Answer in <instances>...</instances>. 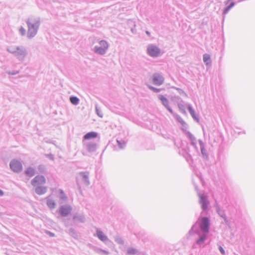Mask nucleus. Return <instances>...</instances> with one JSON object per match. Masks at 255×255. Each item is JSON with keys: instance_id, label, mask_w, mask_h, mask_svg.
I'll list each match as a JSON object with an SVG mask.
<instances>
[{"instance_id": "f257e3e1", "label": "nucleus", "mask_w": 255, "mask_h": 255, "mask_svg": "<svg viewBox=\"0 0 255 255\" xmlns=\"http://www.w3.org/2000/svg\"><path fill=\"white\" fill-rule=\"evenodd\" d=\"M27 26V37L28 39L33 38L37 33L40 25L39 17H29L25 21Z\"/></svg>"}, {"instance_id": "f03ea898", "label": "nucleus", "mask_w": 255, "mask_h": 255, "mask_svg": "<svg viewBox=\"0 0 255 255\" xmlns=\"http://www.w3.org/2000/svg\"><path fill=\"white\" fill-rule=\"evenodd\" d=\"M199 223H195L192 227L191 229L189 231V234L191 235L194 233H197V229L199 226L201 231L205 234H207L209 232V227L210 225V222L209 218L204 217L201 218L199 219Z\"/></svg>"}, {"instance_id": "7ed1b4c3", "label": "nucleus", "mask_w": 255, "mask_h": 255, "mask_svg": "<svg viewBox=\"0 0 255 255\" xmlns=\"http://www.w3.org/2000/svg\"><path fill=\"white\" fill-rule=\"evenodd\" d=\"M7 51L14 55L18 60L21 61H23L28 54L26 48L23 46L9 47L7 48Z\"/></svg>"}, {"instance_id": "20e7f679", "label": "nucleus", "mask_w": 255, "mask_h": 255, "mask_svg": "<svg viewBox=\"0 0 255 255\" xmlns=\"http://www.w3.org/2000/svg\"><path fill=\"white\" fill-rule=\"evenodd\" d=\"M109 48L108 43L104 40H102L99 41V45H96L94 48V51L95 53L103 55H104Z\"/></svg>"}, {"instance_id": "39448f33", "label": "nucleus", "mask_w": 255, "mask_h": 255, "mask_svg": "<svg viewBox=\"0 0 255 255\" xmlns=\"http://www.w3.org/2000/svg\"><path fill=\"white\" fill-rule=\"evenodd\" d=\"M147 53L152 57H158L160 53V49L154 44H149L147 47Z\"/></svg>"}, {"instance_id": "423d86ee", "label": "nucleus", "mask_w": 255, "mask_h": 255, "mask_svg": "<svg viewBox=\"0 0 255 255\" xmlns=\"http://www.w3.org/2000/svg\"><path fill=\"white\" fill-rule=\"evenodd\" d=\"M89 176V172L88 171L79 172L76 177L77 183L78 185H79V181L81 180L84 185L86 186H88L90 184Z\"/></svg>"}, {"instance_id": "0eeeda50", "label": "nucleus", "mask_w": 255, "mask_h": 255, "mask_svg": "<svg viewBox=\"0 0 255 255\" xmlns=\"http://www.w3.org/2000/svg\"><path fill=\"white\" fill-rule=\"evenodd\" d=\"M10 168L15 173H19L22 170V165L17 159H12L9 163Z\"/></svg>"}, {"instance_id": "6e6552de", "label": "nucleus", "mask_w": 255, "mask_h": 255, "mask_svg": "<svg viewBox=\"0 0 255 255\" xmlns=\"http://www.w3.org/2000/svg\"><path fill=\"white\" fill-rule=\"evenodd\" d=\"M198 195L199 198V203L201 205V207L203 211H206L208 208L209 202L207 196L201 194V193H198Z\"/></svg>"}, {"instance_id": "1a4fd4ad", "label": "nucleus", "mask_w": 255, "mask_h": 255, "mask_svg": "<svg viewBox=\"0 0 255 255\" xmlns=\"http://www.w3.org/2000/svg\"><path fill=\"white\" fill-rule=\"evenodd\" d=\"M72 208L71 206L66 204L61 205L58 210L59 214L63 217H67L72 211Z\"/></svg>"}, {"instance_id": "9d476101", "label": "nucleus", "mask_w": 255, "mask_h": 255, "mask_svg": "<svg viewBox=\"0 0 255 255\" xmlns=\"http://www.w3.org/2000/svg\"><path fill=\"white\" fill-rule=\"evenodd\" d=\"M216 210L218 214L224 219L225 223L227 225H229L230 222L227 219V216L225 214V211L223 207H221L218 204L216 203L215 205Z\"/></svg>"}, {"instance_id": "9b49d317", "label": "nucleus", "mask_w": 255, "mask_h": 255, "mask_svg": "<svg viewBox=\"0 0 255 255\" xmlns=\"http://www.w3.org/2000/svg\"><path fill=\"white\" fill-rule=\"evenodd\" d=\"M152 83L156 86H160L164 82V77L160 74L156 73L153 74L152 77Z\"/></svg>"}, {"instance_id": "f8f14e48", "label": "nucleus", "mask_w": 255, "mask_h": 255, "mask_svg": "<svg viewBox=\"0 0 255 255\" xmlns=\"http://www.w3.org/2000/svg\"><path fill=\"white\" fill-rule=\"evenodd\" d=\"M45 183L46 179L43 175H37L31 181V184L33 186L42 185Z\"/></svg>"}, {"instance_id": "ddd939ff", "label": "nucleus", "mask_w": 255, "mask_h": 255, "mask_svg": "<svg viewBox=\"0 0 255 255\" xmlns=\"http://www.w3.org/2000/svg\"><path fill=\"white\" fill-rule=\"evenodd\" d=\"M85 149L90 153H93L97 150V144L95 142L89 141L84 143Z\"/></svg>"}, {"instance_id": "4468645a", "label": "nucleus", "mask_w": 255, "mask_h": 255, "mask_svg": "<svg viewBox=\"0 0 255 255\" xmlns=\"http://www.w3.org/2000/svg\"><path fill=\"white\" fill-rule=\"evenodd\" d=\"M187 137L190 139L191 144L195 148L196 150H198L197 146L196 138L194 135H193L190 131H187L186 133Z\"/></svg>"}, {"instance_id": "2eb2a0df", "label": "nucleus", "mask_w": 255, "mask_h": 255, "mask_svg": "<svg viewBox=\"0 0 255 255\" xmlns=\"http://www.w3.org/2000/svg\"><path fill=\"white\" fill-rule=\"evenodd\" d=\"M96 236L100 240L103 242H106L108 241V238L107 236H106L102 231L100 230L98 228L96 229Z\"/></svg>"}, {"instance_id": "dca6fc26", "label": "nucleus", "mask_w": 255, "mask_h": 255, "mask_svg": "<svg viewBox=\"0 0 255 255\" xmlns=\"http://www.w3.org/2000/svg\"><path fill=\"white\" fill-rule=\"evenodd\" d=\"M188 110L189 111V113L191 116L193 118V119L197 122H199V119L197 115L195 114L194 110L193 109L191 105L188 104L187 105Z\"/></svg>"}, {"instance_id": "f3484780", "label": "nucleus", "mask_w": 255, "mask_h": 255, "mask_svg": "<svg viewBox=\"0 0 255 255\" xmlns=\"http://www.w3.org/2000/svg\"><path fill=\"white\" fill-rule=\"evenodd\" d=\"M47 187L41 186H38L35 189V193L39 195H43L47 192Z\"/></svg>"}, {"instance_id": "a211bd4d", "label": "nucleus", "mask_w": 255, "mask_h": 255, "mask_svg": "<svg viewBox=\"0 0 255 255\" xmlns=\"http://www.w3.org/2000/svg\"><path fill=\"white\" fill-rule=\"evenodd\" d=\"M198 142L200 145V150L202 155L204 157H207V150L205 148V143L201 139L198 140Z\"/></svg>"}, {"instance_id": "6ab92c4d", "label": "nucleus", "mask_w": 255, "mask_h": 255, "mask_svg": "<svg viewBox=\"0 0 255 255\" xmlns=\"http://www.w3.org/2000/svg\"><path fill=\"white\" fill-rule=\"evenodd\" d=\"M26 176L29 177L33 176L36 173L35 169L32 167H28L24 171Z\"/></svg>"}, {"instance_id": "aec40b11", "label": "nucleus", "mask_w": 255, "mask_h": 255, "mask_svg": "<svg viewBox=\"0 0 255 255\" xmlns=\"http://www.w3.org/2000/svg\"><path fill=\"white\" fill-rule=\"evenodd\" d=\"M46 199V204L48 208L50 209H54L56 205L55 201L53 199L49 198V197H47Z\"/></svg>"}, {"instance_id": "412c9836", "label": "nucleus", "mask_w": 255, "mask_h": 255, "mask_svg": "<svg viewBox=\"0 0 255 255\" xmlns=\"http://www.w3.org/2000/svg\"><path fill=\"white\" fill-rule=\"evenodd\" d=\"M158 98L160 100L162 104L166 108L169 106V100L163 95H158L157 96Z\"/></svg>"}, {"instance_id": "4be33fe9", "label": "nucleus", "mask_w": 255, "mask_h": 255, "mask_svg": "<svg viewBox=\"0 0 255 255\" xmlns=\"http://www.w3.org/2000/svg\"><path fill=\"white\" fill-rule=\"evenodd\" d=\"M98 135V133L96 132L91 131L87 133L84 135V139H90L96 138Z\"/></svg>"}, {"instance_id": "5701e85b", "label": "nucleus", "mask_w": 255, "mask_h": 255, "mask_svg": "<svg viewBox=\"0 0 255 255\" xmlns=\"http://www.w3.org/2000/svg\"><path fill=\"white\" fill-rule=\"evenodd\" d=\"M73 220L84 223L85 221V216L81 214H75L73 217Z\"/></svg>"}, {"instance_id": "b1692460", "label": "nucleus", "mask_w": 255, "mask_h": 255, "mask_svg": "<svg viewBox=\"0 0 255 255\" xmlns=\"http://www.w3.org/2000/svg\"><path fill=\"white\" fill-rule=\"evenodd\" d=\"M203 60L207 66L211 65V60L210 55L208 54H204L203 57Z\"/></svg>"}, {"instance_id": "393cba45", "label": "nucleus", "mask_w": 255, "mask_h": 255, "mask_svg": "<svg viewBox=\"0 0 255 255\" xmlns=\"http://www.w3.org/2000/svg\"><path fill=\"white\" fill-rule=\"evenodd\" d=\"M117 142L118 143V147L121 149H124L126 146V142L125 140H123L122 139L118 138L117 139Z\"/></svg>"}, {"instance_id": "a878e982", "label": "nucleus", "mask_w": 255, "mask_h": 255, "mask_svg": "<svg viewBox=\"0 0 255 255\" xmlns=\"http://www.w3.org/2000/svg\"><path fill=\"white\" fill-rule=\"evenodd\" d=\"M236 4V2H234V1H232L229 5H228L225 8V9H224L223 10V14L224 15H225L226 14H227L228 13V12L229 11V10L232 8Z\"/></svg>"}, {"instance_id": "bb28decb", "label": "nucleus", "mask_w": 255, "mask_h": 255, "mask_svg": "<svg viewBox=\"0 0 255 255\" xmlns=\"http://www.w3.org/2000/svg\"><path fill=\"white\" fill-rule=\"evenodd\" d=\"M207 234L203 233V234L200 236L199 238L196 240V244L198 245H200L203 243L207 238Z\"/></svg>"}, {"instance_id": "cd10ccee", "label": "nucleus", "mask_w": 255, "mask_h": 255, "mask_svg": "<svg viewBox=\"0 0 255 255\" xmlns=\"http://www.w3.org/2000/svg\"><path fill=\"white\" fill-rule=\"evenodd\" d=\"M59 199L61 200L66 201L67 200L68 198H67V196L65 195V194L64 193L63 190H62V189H59Z\"/></svg>"}, {"instance_id": "c85d7f7f", "label": "nucleus", "mask_w": 255, "mask_h": 255, "mask_svg": "<svg viewBox=\"0 0 255 255\" xmlns=\"http://www.w3.org/2000/svg\"><path fill=\"white\" fill-rule=\"evenodd\" d=\"M70 101L74 105H77L79 103V99L75 96L70 97Z\"/></svg>"}, {"instance_id": "c756f323", "label": "nucleus", "mask_w": 255, "mask_h": 255, "mask_svg": "<svg viewBox=\"0 0 255 255\" xmlns=\"http://www.w3.org/2000/svg\"><path fill=\"white\" fill-rule=\"evenodd\" d=\"M95 110L97 115L100 118H102L103 117V114L100 109V107L98 106L97 104L95 105Z\"/></svg>"}, {"instance_id": "7c9ffc66", "label": "nucleus", "mask_w": 255, "mask_h": 255, "mask_svg": "<svg viewBox=\"0 0 255 255\" xmlns=\"http://www.w3.org/2000/svg\"><path fill=\"white\" fill-rule=\"evenodd\" d=\"M177 121L180 123L183 126H185L186 125V123L183 121L182 118L178 115H175V116L174 117Z\"/></svg>"}, {"instance_id": "2f4dec72", "label": "nucleus", "mask_w": 255, "mask_h": 255, "mask_svg": "<svg viewBox=\"0 0 255 255\" xmlns=\"http://www.w3.org/2000/svg\"><path fill=\"white\" fill-rule=\"evenodd\" d=\"M114 240H115V242H116L118 244H119L120 245H124V240L120 236H116L114 237Z\"/></svg>"}, {"instance_id": "473e14b6", "label": "nucleus", "mask_w": 255, "mask_h": 255, "mask_svg": "<svg viewBox=\"0 0 255 255\" xmlns=\"http://www.w3.org/2000/svg\"><path fill=\"white\" fill-rule=\"evenodd\" d=\"M147 86L150 90H151L154 93H158L161 91V89H158L150 85H148Z\"/></svg>"}, {"instance_id": "72a5a7b5", "label": "nucleus", "mask_w": 255, "mask_h": 255, "mask_svg": "<svg viewBox=\"0 0 255 255\" xmlns=\"http://www.w3.org/2000/svg\"><path fill=\"white\" fill-rule=\"evenodd\" d=\"M68 233L69 234V235H70L71 236L74 238H76L77 236L76 231L73 228H70L69 230Z\"/></svg>"}, {"instance_id": "f704fd0d", "label": "nucleus", "mask_w": 255, "mask_h": 255, "mask_svg": "<svg viewBox=\"0 0 255 255\" xmlns=\"http://www.w3.org/2000/svg\"><path fill=\"white\" fill-rule=\"evenodd\" d=\"M164 137L165 138H168V139H171L172 141H173V142H174V145L176 146H177V147H179L178 145L177 144L175 140L174 139V138L172 136H171L170 135H165Z\"/></svg>"}, {"instance_id": "c9c22d12", "label": "nucleus", "mask_w": 255, "mask_h": 255, "mask_svg": "<svg viewBox=\"0 0 255 255\" xmlns=\"http://www.w3.org/2000/svg\"><path fill=\"white\" fill-rule=\"evenodd\" d=\"M137 253V251L133 248H128V254H135Z\"/></svg>"}, {"instance_id": "e433bc0d", "label": "nucleus", "mask_w": 255, "mask_h": 255, "mask_svg": "<svg viewBox=\"0 0 255 255\" xmlns=\"http://www.w3.org/2000/svg\"><path fill=\"white\" fill-rule=\"evenodd\" d=\"M19 32L21 36H24L26 34V30L23 27L21 26L19 29Z\"/></svg>"}, {"instance_id": "4c0bfd02", "label": "nucleus", "mask_w": 255, "mask_h": 255, "mask_svg": "<svg viewBox=\"0 0 255 255\" xmlns=\"http://www.w3.org/2000/svg\"><path fill=\"white\" fill-rule=\"evenodd\" d=\"M38 169L40 172L43 173L45 170V168L43 165H39L38 167Z\"/></svg>"}, {"instance_id": "58836bf2", "label": "nucleus", "mask_w": 255, "mask_h": 255, "mask_svg": "<svg viewBox=\"0 0 255 255\" xmlns=\"http://www.w3.org/2000/svg\"><path fill=\"white\" fill-rule=\"evenodd\" d=\"M178 108L181 112H182L183 113H185L186 111L185 110V107L183 104H178Z\"/></svg>"}, {"instance_id": "ea45409f", "label": "nucleus", "mask_w": 255, "mask_h": 255, "mask_svg": "<svg viewBox=\"0 0 255 255\" xmlns=\"http://www.w3.org/2000/svg\"><path fill=\"white\" fill-rule=\"evenodd\" d=\"M174 88L178 91V93L180 95H184L186 96V93L182 89L179 88Z\"/></svg>"}, {"instance_id": "a19ab883", "label": "nucleus", "mask_w": 255, "mask_h": 255, "mask_svg": "<svg viewBox=\"0 0 255 255\" xmlns=\"http://www.w3.org/2000/svg\"><path fill=\"white\" fill-rule=\"evenodd\" d=\"M166 109L174 116L175 117V115H176V114H175L173 110L171 109V108L170 107V106H168L167 107H166Z\"/></svg>"}, {"instance_id": "79ce46f5", "label": "nucleus", "mask_w": 255, "mask_h": 255, "mask_svg": "<svg viewBox=\"0 0 255 255\" xmlns=\"http://www.w3.org/2000/svg\"><path fill=\"white\" fill-rule=\"evenodd\" d=\"M46 234L49 235V236L51 237H53L55 236V234L52 232H50V231H46Z\"/></svg>"}, {"instance_id": "37998d69", "label": "nucleus", "mask_w": 255, "mask_h": 255, "mask_svg": "<svg viewBox=\"0 0 255 255\" xmlns=\"http://www.w3.org/2000/svg\"><path fill=\"white\" fill-rule=\"evenodd\" d=\"M219 250L222 255H225V250L222 247H221V246L219 247Z\"/></svg>"}, {"instance_id": "c03bdc74", "label": "nucleus", "mask_w": 255, "mask_h": 255, "mask_svg": "<svg viewBox=\"0 0 255 255\" xmlns=\"http://www.w3.org/2000/svg\"><path fill=\"white\" fill-rule=\"evenodd\" d=\"M47 156L49 157L51 160H54V156L53 155L50 153L47 155Z\"/></svg>"}, {"instance_id": "a18cd8bd", "label": "nucleus", "mask_w": 255, "mask_h": 255, "mask_svg": "<svg viewBox=\"0 0 255 255\" xmlns=\"http://www.w3.org/2000/svg\"><path fill=\"white\" fill-rule=\"evenodd\" d=\"M3 195V192L0 189V196H1Z\"/></svg>"}, {"instance_id": "49530a36", "label": "nucleus", "mask_w": 255, "mask_h": 255, "mask_svg": "<svg viewBox=\"0 0 255 255\" xmlns=\"http://www.w3.org/2000/svg\"><path fill=\"white\" fill-rule=\"evenodd\" d=\"M145 33H146V34L148 36H150V32H149L148 31H146Z\"/></svg>"}, {"instance_id": "de8ad7c7", "label": "nucleus", "mask_w": 255, "mask_h": 255, "mask_svg": "<svg viewBox=\"0 0 255 255\" xmlns=\"http://www.w3.org/2000/svg\"><path fill=\"white\" fill-rule=\"evenodd\" d=\"M231 1H229V0H227L225 2V3L226 5H227L229 2H230Z\"/></svg>"}, {"instance_id": "09e8293b", "label": "nucleus", "mask_w": 255, "mask_h": 255, "mask_svg": "<svg viewBox=\"0 0 255 255\" xmlns=\"http://www.w3.org/2000/svg\"><path fill=\"white\" fill-rule=\"evenodd\" d=\"M9 74L11 75H14L16 74V73L12 72V73H9Z\"/></svg>"}, {"instance_id": "8fccbe9b", "label": "nucleus", "mask_w": 255, "mask_h": 255, "mask_svg": "<svg viewBox=\"0 0 255 255\" xmlns=\"http://www.w3.org/2000/svg\"><path fill=\"white\" fill-rule=\"evenodd\" d=\"M203 134H204V136H205V132L204 131V128H203Z\"/></svg>"}, {"instance_id": "3c124183", "label": "nucleus", "mask_w": 255, "mask_h": 255, "mask_svg": "<svg viewBox=\"0 0 255 255\" xmlns=\"http://www.w3.org/2000/svg\"><path fill=\"white\" fill-rule=\"evenodd\" d=\"M104 252L105 253H106V254H108V252H107V251H104Z\"/></svg>"}, {"instance_id": "603ef678", "label": "nucleus", "mask_w": 255, "mask_h": 255, "mask_svg": "<svg viewBox=\"0 0 255 255\" xmlns=\"http://www.w3.org/2000/svg\"><path fill=\"white\" fill-rule=\"evenodd\" d=\"M82 153H83V154L84 155H87V154H86V153H85L84 152H82Z\"/></svg>"}, {"instance_id": "864d4df0", "label": "nucleus", "mask_w": 255, "mask_h": 255, "mask_svg": "<svg viewBox=\"0 0 255 255\" xmlns=\"http://www.w3.org/2000/svg\"><path fill=\"white\" fill-rule=\"evenodd\" d=\"M243 0H239L238 1V2H241V1H243Z\"/></svg>"}, {"instance_id": "5fc2aeb1", "label": "nucleus", "mask_w": 255, "mask_h": 255, "mask_svg": "<svg viewBox=\"0 0 255 255\" xmlns=\"http://www.w3.org/2000/svg\"><path fill=\"white\" fill-rule=\"evenodd\" d=\"M243 133L245 134V131H243Z\"/></svg>"}]
</instances>
